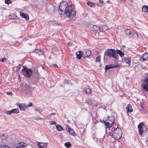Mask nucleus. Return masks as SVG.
<instances>
[{
  "label": "nucleus",
  "mask_w": 148,
  "mask_h": 148,
  "mask_svg": "<svg viewBox=\"0 0 148 148\" xmlns=\"http://www.w3.org/2000/svg\"><path fill=\"white\" fill-rule=\"evenodd\" d=\"M104 123L106 126V132L114 138L115 140H118L121 137L122 132L121 129L118 127L117 124L114 125L110 124V123L104 121Z\"/></svg>",
  "instance_id": "nucleus-1"
},
{
  "label": "nucleus",
  "mask_w": 148,
  "mask_h": 148,
  "mask_svg": "<svg viewBox=\"0 0 148 148\" xmlns=\"http://www.w3.org/2000/svg\"><path fill=\"white\" fill-rule=\"evenodd\" d=\"M70 7L66 1H63L60 3L59 6L58 12L61 17L64 18L63 16Z\"/></svg>",
  "instance_id": "nucleus-2"
},
{
  "label": "nucleus",
  "mask_w": 148,
  "mask_h": 148,
  "mask_svg": "<svg viewBox=\"0 0 148 148\" xmlns=\"http://www.w3.org/2000/svg\"><path fill=\"white\" fill-rule=\"evenodd\" d=\"M75 7L74 5L72 4L70 7L68 9V10L65 13L64 16H66L70 19H72L74 17L76 16V12L75 10H74Z\"/></svg>",
  "instance_id": "nucleus-3"
},
{
  "label": "nucleus",
  "mask_w": 148,
  "mask_h": 148,
  "mask_svg": "<svg viewBox=\"0 0 148 148\" xmlns=\"http://www.w3.org/2000/svg\"><path fill=\"white\" fill-rule=\"evenodd\" d=\"M116 53V50L114 49H108L104 54V59H105L106 58L107 59L108 58L107 56H108L110 58H112L116 60V58H117Z\"/></svg>",
  "instance_id": "nucleus-4"
},
{
  "label": "nucleus",
  "mask_w": 148,
  "mask_h": 148,
  "mask_svg": "<svg viewBox=\"0 0 148 148\" xmlns=\"http://www.w3.org/2000/svg\"><path fill=\"white\" fill-rule=\"evenodd\" d=\"M23 69H22V72L23 74L27 78L31 76L33 71L32 70L27 68L26 67L23 66Z\"/></svg>",
  "instance_id": "nucleus-5"
},
{
  "label": "nucleus",
  "mask_w": 148,
  "mask_h": 148,
  "mask_svg": "<svg viewBox=\"0 0 148 148\" xmlns=\"http://www.w3.org/2000/svg\"><path fill=\"white\" fill-rule=\"evenodd\" d=\"M32 88L27 85L23 86L22 88V91L27 96H30L32 95Z\"/></svg>",
  "instance_id": "nucleus-6"
},
{
  "label": "nucleus",
  "mask_w": 148,
  "mask_h": 148,
  "mask_svg": "<svg viewBox=\"0 0 148 148\" xmlns=\"http://www.w3.org/2000/svg\"><path fill=\"white\" fill-rule=\"evenodd\" d=\"M141 87L144 91L148 92V76L141 84Z\"/></svg>",
  "instance_id": "nucleus-7"
},
{
  "label": "nucleus",
  "mask_w": 148,
  "mask_h": 148,
  "mask_svg": "<svg viewBox=\"0 0 148 148\" xmlns=\"http://www.w3.org/2000/svg\"><path fill=\"white\" fill-rule=\"evenodd\" d=\"M144 125V123L143 122L140 123L138 125V130L139 131V134L140 135H142L143 132V131L142 128L143 126Z\"/></svg>",
  "instance_id": "nucleus-8"
},
{
  "label": "nucleus",
  "mask_w": 148,
  "mask_h": 148,
  "mask_svg": "<svg viewBox=\"0 0 148 148\" xmlns=\"http://www.w3.org/2000/svg\"><path fill=\"white\" fill-rule=\"evenodd\" d=\"M121 66H120L119 65H114L112 64H110L109 65H106V66L105 67V72H106L108 70L110 69L114 68L115 67H119V69H120Z\"/></svg>",
  "instance_id": "nucleus-9"
},
{
  "label": "nucleus",
  "mask_w": 148,
  "mask_h": 148,
  "mask_svg": "<svg viewBox=\"0 0 148 148\" xmlns=\"http://www.w3.org/2000/svg\"><path fill=\"white\" fill-rule=\"evenodd\" d=\"M116 56L117 57V58H116V60H117L118 59V54H119L121 57L122 58L124 57V53L123 51H121V50L116 49Z\"/></svg>",
  "instance_id": "nucleus-10"
},
{
  "label": "nucleus",
  "mask_w": 148,
  "mask_h": 148,
  "mask_svg": "<svg viewBox=\"0 0 148 148\" xmlns=\"http://www.w3.org/2000/svg\"><path fill=\"white\" fill-rule=\"evenodd\" d=\"M141 61H145L148 60V53H145L140 56Z\"/></svg>",
  "instance_id": "nucleus-11"
},
{
  "label": "nucleus",
  "mask_w": 148,
  "mask_h": 148,
  "mask_svg": "<svg viewBox=\"0 0 148 148\" xmlns=\"http://www.w3.org/2000/svg\"><path fill=\"white\" fill-rule=\"evenodd\" d=\"M67 127L68 128V129H66V130L69 133L70 135L73 136H74L75 134V133L74 131L71 128L69 125H67Z\"/></svg>",
  "instance_id": "nucleus-12"
},
{
  "label": "nucleus",
  "mask_w": 148,
  "mask_h": 148,
  "mask_svg": "<svg viewBox=\"0 0 148 148\" xmlns=\"http://www.w3.org/2000/svg\"><path fill=\"white\" fill-rule=\"evenodd\" d=\"M91 53V51L89 49H86L85 50V53H83V57L84 58H86L90 56Z\"/></svg>",
  "instance_id": "nucleus-13"
},
{
  "label": "nucleus",
  "mask_w": 148,
  "mask_h": 148,
  "mask_svg": "<svg viewBox=\"0 0 148 148\" xmlns=\"http://www.w3.org/2000/svg\"><path fill=\"white\" fill-rule=\"evenodd\" d=\"M47 143L39 142L38 145L39 148H47Z\"/></svg>",
  "instance_id": "nucleus-14"
},
{
  "label": "nucleus",
  "mask_w": 148,
  "mask_h": 148,
  "mask_svg": "<svg viewBox=\"0 0 148 148\" xmlns=\"http://www.w3.org/2000/svg\"><path fill=\"white\" fill-rule=\"evenodd\" d=\"M84 91L87 94H90L92 90L90 86H86L83 89Z\"/></svg>",
  "instance_id": "nucleus-15"
},
{
  "label": "nucleus",
  "mask_w": 148,
  "mask_h": 148,
  "mask_svg": "<svg viewBox=\"0 0 148 148\" xmlns=\"http://www.w3.org/2000/svg\"><path fill=\"white\" fill-rule=\"evenodd\" d=\"M131 59L130 57H125L123 58V61L129 65L131 64Z\"/></svg>",
  "instance_id": "nucleus-16"
},
{
  "label": "nucleus",
  "mask_w": 148,
  "mask_h": 148,
  "mask_svg": "<svg viewBox=\"0 0 148 148\" xmlns=\"http://www.w3.org/2000/svg\"><path fill=\"white\" fill-rule=\"evenodd\" d=\"M33 52H34L38 54L39 55H42L43 54V51L42 50L39 49H35L31 53H32Z\"/></svg>",
  "instance_id": "nucleus-17"
},
{
  "label": "nucleus",
  "mask_w": 148,
  "mask_h": 148,
  "mask_svg": "<svg viewBox=\"0 0 148 148\" xmlns=\"http://www.w3.org/2000/svg\"><path fill=\"white\" fill-rule=\"evenodd\" d=\"M26 145L25 143L23 142H20L17 144L16 148H25Z\"/></svg>",
  "instance_id": "nucleus-18"
},
{
  "label": "nucleus",
  "mask_w": 148,
  "mask_h": 148,
  "mask_svg": "<svg viewBox=\"0 0 148 148\" xmlns=\"http://www.w3.org/2000/svg\"><path fill=\"white\" fill-rule=\"evenodd\" d=\"M20 15L22 17L25 19L27 21L29 20V17L27 14L23 12H21L20 13Z\"/></svg>",
  "instance_id": "nucleus-19"
},
{
  "label": "nucleus",
  "mask_w": 148,
  "mask_h": 148,
  "mask_svg": "<svg viewBox=\"0 0 148 148\" xmlns=\"http://www.w3.org/2000/svg\"><path fill=\"white\" fill-rule=\"evenodd\" d=\"M83 54V52L82 51H79L78 52L76 53V58L78 59H80Z\"/></svg>",
  "instance_id": "nucleus-20"
},
{
  "label": "nucleus",
  "mask_w": 148,
  "mask_h": 148,
  "mask_svg": "<svg viewBox=\"0 0 148 148\" xmlns=\"http://www.w3.org/2000/svg\"><path fill=\"white\" fill-rule=\"evenodd\" d=\"M103 27V26L101 25H94L93 26V29L95 31H97L99 30L101 27Z\"/></svg>",
  "instance_id": "nucleus-21"
},
{
  "label": "nucleus",
  "mask_w": 148,
  "mask_h": 148,
  "mask_svg": "<svg viewBox=\"0 0 148 148\" xmlns=\"http://www.w3.org/2000/svg\"><path fill=\"white\" fill-rule=\"evenodd\" d=\"M126 108L127 112H131L133 111L132 108V106L130 104L127 105Z\"/></svg>",
  "instance_id": "nucleus-22"
},
{
  "label": "nucleus",
  "mask_w": 148,
  "mask_h": 148,
  "mask_svg": "<svg viewBox=\"0 0 148 148\" xmlns=\"http://www.w3.org/2000/svg\"><path fill=\"white\" fill-rule=\"evenodd\" d=\"M16 105L18 106L20 110L24 111V108L23 106V103L20 104L19 103H16Z\"/></svg>",
  "instance_id": "nucleus-23"
},
{
  "label": "nucleus",
  "mask_w": 148,
  "mask_h": 148,
  "mask_svg": "<svg viewBox=\"0 0 148 148\" xmlns=\"http://www.w3.org/2000/svg\"><path fill=\"white\" fill-rule=\"evenodd\" d=\"M108 120L112 124H113L114 121V118L112 116H108Z\"/></svg>",
  "instance_id": "nucleus-24"
},
{
  "label": "nucleus",
  "mask_w": 148,
  "mask_h": 148,
  "mask_svg": "<svg viewBox=\"0 0 148 148\" xmlns=\"http://www.w3.org/2000/svg\"><path fill=\"white\" fill-rule=\"evenodd\" d=\"M142 11L145 12H148V7L144 5L142 9Z\"/></svg>",
  "instance_id": "nucleus-25"
},
{
  "label": "nucleus",
  "mask_w": 148,
  "mask_h": 148,
  "mask_svg": "<svg viewBox=\"0 0 148 148\" xmlns=\"http://www.w3.org/2000/svg\"><path fill=\"white\" fill-rule=\"evenodd\" d=\"M125 32V34L127 35L130 34L133 35L134 34L133 32H132L130 29H126Z\"/></svg>",
  "instance_id": "nucleus-26"
},
{
  "label": "nucleus",
  "mask_w": 148,
  "mask_h": 148,
  "mask_svg": "<svg viewBox=\"0 0 148 148\" xmlns=\"http://www.w3.org/2000/svg\"><path fill=\"white\" fill-rule=\"evenodd\" d=\"M56 127L57 130L58 131H60L63 129L62 127L60 125H57Z\"/></svg>",
  "instance_id": "nucleus-27"
},
{
  "label": "nucleus",
  "mask_w": 148,
  "mask_h": 148,
  "mask_svg": "<svg viewBox=\"0 0 148 148\" xmlns=\"http://www.w3.org/2000/svg\"><path fill=\"white\" fill-rule=\"evenodd\" d=\"M8 135L6 133L4 134L3 135H1L0 136V137L1 139L4 140L6 139Z\"/></svg>",
  "instance_id": "nucleus-28"
},
{
  "label": "nucleus",
  "mask_w": 148,
  "mask_h": 148,
  "mask_svg": "<svg viewBox=\"0 0 148 148\" xmlns=\"http://www.w3.org/2000/svg\"><path fill=\"white\" fill-rule=\"evenodd\" d=\"M12 113H18L19 112V110L18 109H12L11 110Z\"/></svg>",
  "instance_id": "nucleus-29"
},
{
  "label": "nucleus",
  "mask_w": 148,
  "mask_h": 148,
  "mask_svg": "<svg viewBox=\"0 0 148 148\" xmlns=\"http://www.w3.org/2000/svg\"><path fill=\"white\" fill-rule=\"evenodd\" d=\"M87 5L92 8H94L95 7V5L94 3H91L89 1H88L87 2Z\"/></svg>",
  "instance_id": "nucleus-30"
},
{
  "label": "nucleus",
  "mask_w": 148,
  "mask_h": 148,
  "mask_svg": "<svg viewBox=\"0 0 148 148\" xmlns=\"http://www.w3.org/2000/svg\"><path fill=\"white\" fill-rule=\"evenodd\" d=\"M9 16L11 17L10 18L11 19H16L17 17V16L14 14H11Z\"/></svg>",
  "instance_id": "nucleus-31"
},
{
  "label": "nucleus",
  "mask_w": 148,
  "mask_h": 148,
  "mask_svg": "<svg viewBox=\"0 0 148 148\" xmlns=\"http://www.w3.org/2000/svg\"><path fill=\"white\" fill-rule=\"evenodd\" d=\"M64 145L67 148H69L71 146V144L70 142H66L65 143Z\"/></svg>",
  "instance_id": "nucleus-32"
},
{
  "label": "nucleus",
  "mask_w": 148,
  "mask_h": 148,
  "mask_svg": "<svg viewBox=\"0 0 148 148\" xmlns=\"http://www.w3.org/2000/svg\"><path fill=\"white\" fill-rule=\"evenodd\" d=\"M35 110L36 111L38 112L40 114L41 112H42L43 111L42 110L38 108H36L35 109Z\"/></svg>",
  "instance_id": "nucleus-33"
},
{
  "label": "nucleus",
  "mask_w": 148,
  "mask_h": 148,
  "mask_svg": "<svg viewBox=\"0 0 148 148\" xmlns=\"http://www.w3.org/2000/svg\"><path fill=\"white\" fill-rule=\"evenodd\" d=\"M5 1L6 4H7L8 5L9 3H11V0H5Z\"/></svg>",
  "instance_id": "nucleus-34"
},
{
  "label": "nucleus",
  "mask_w": 148,
  "mask_h": 148,
  "mask_svg": "<svg viewBox=\"0 0 148 148\" xmlns=\"http://www.w3.org/2000/svg\"><path fill=\"white\" fill-rule=\"evenodd\" d=\"M23 104V106L24 108V111H25V109H27L28 107L26 103H24Z\"/></svg>",
  "instance_id": "nucleus-35"
},
{
  "label": "nucleus",
  "mask_w": 148,
  "mask_h": 148,
  "mask_svg": "<svg viewBox=\"0 0 148 148\" xmlns=\"http://www.w3.org/2000/svg\"><path fill=\"white\" fill-rule=\"evenodd\" d=\"M96 61L97 62H100L101 61L100 57L99 56L97 57Z\"/></svg>",
  "instance_id": "nucleus-36"
},
{
  "label": "nucleus",
  "mask_w": 148,
  "mask_h": 148,
  "mask_svg": "<svg viewBox=\"0 0 148 148\" xmlns=\"http://www.w3.org/2000/svg\"><path fill=\"white\" fill-rule=\"evenodd\" d=\"M50 125H55L56 124V122L55 121H51L50 122Z\"/></svg>",
  "instance_id": "nucleus-37"
},
{
  "label": "nucleus",
  "mask_w": 148,
  "mask_h": 148,
  "mask_svg": "<svg viewBox=\"0 0 148 148\" xmlns=\"http://www.w3.org/2000/svg\"><path fill=\"white\" fill-rule=\"evenodd\" d=\"M6 113L7 114H8V115H10L12 114V112H11V110L6 111Z\"/></svg>",
  "instance_id": "nucleus-38"
},
{
  "label": "nucleus",
  "mask_w": 148,
  "mask_h": 148,
  "mask_svg": "<svg viewBox=\"0 0 148 148\" xmlns=\"http://www.w3.org/2000/svg\"><path fill=\"white\" fill-rule=\"evenodd\" d=\"M28 107H30L32 106V103L31 102H29L27 105Z\"/></svg>",
  "instance_id": "nucleus-39"
},
{
  "label": "nucleus",
  "mask_w": 148,
  "mask_h": 148,
  "mask_svg": "<svg viewBox=\"0 0 148 148\" xmlns=\"http://www.w3.org/2000/svg\"><path fill=\"white\" fill-rule=\"evenodd\" d=\"M6 60V58L5 57H4L1 59V61L2 62H4Z\"/></svg>",
  "instance_id": "nucleus-40"
},
{
  "label": "nucleus",
  "mask_w": 148,
  "mask_h": 148,
  "mask_svg": "<svg viewBox=\"0 0 148 148\" xmlns=\"http://www.w3.org/2000/svg\"><path fill=\"white\" fill-rule=\"evenodd\" d=\"M64 83L65 84H68V81L66 79H65L64 80Z\"/></svg>",
  "instance_id": "nucleus-41"
},
{
  "label": "nucleus",
  "mask_w": 148,
  "mask_h": 148,
  "mask_svg": "<svg viewBox=\"0 0 148 148\" xmlns=\"http://www.w3.org/2000/svg\"><path fill=\"white\" fill-rule=\"evenodd\" d=\"M7 95H12V92H7Z\"/></svg>",
  "instance_id": "nucleus-42"
},
{
  "label": "nucleus",
  "mask_w": 148,
  "mask_h": 148,
  "mask_svg": "<svg viewBox=\"0 0 148 148\" xmlns=\"http://www.w3.org/2000/svg\"><path fill=\"white\" fill-rule=\"evenodd\" d=\"M55 114H56V113H51V114H50L49 115H48V116L50 117H51V115H55Z\"/></svg>",
  "instance_id": "nucleus-43"
},
{
  "label": "nucleus",
  "mask_w": 148,
  "mask_h": 148,
  "mask_svg": "<svg viewBox=\"0 0 148 148\" xmlns=\"http://www.w3.org/2000/svg\"><path fill=\"white\" fill-rule=\"evenodd\" d=\"M99 3L101 4H103L104 3V1L103 0H99Z\"/></svg>",
  "instance_id": "nucleus-44"
},
{
  "label": "nucleus",
  "mask_w": 148,
  "mask_h": 148,
  "mask_svg": "<svg viewBox=\"0 0 148 148\" xmlns=\"http://www.w3.org/2000/svg\"><path fill=\"white\" fill-rule=\"evenodd\" d=\"M119 2H120L121 3H122L123 2H124L126 0H119Z\"/></svg>",
  "instance_id": "nucleus-45"
},
{
  "label": "nucleus",
  "mask_w": 148,
  "mask_h": 148,
  "mask_svg": "<svg viewBox=\"0 0 148 148\" xmlns=\"http://www.w3.org/2000/svg\"><path fill=\"white\" fill-rule=\"evenodd\" d=\"M6 147H8L7 146H2L0 148H6Z\"/></svg>",
  "instance_id": "nucleus-46"
},
{
  "label": "nucleus",
  "mask_w": 148,
  "mask_h": 148,
  "mask_svg": "<svg viewBox=\"0 0 148 148\" xmlns=\"http://www.w3.org/2000/svg\"><path fill=\"white\" fill-rule=\"evenodd\" d=\"M54 66L55 67H58V66L56 64H54Z\"/></svg>",
  "instance_id": "nucleus-47"
},
{
  "label": "nucleus",
  "mask_w": 148,
  "mask_h": 148,
  "mask_svg": "<svg viewBox=\"0 0 148 148\" xmlns=\"http://www.w3.org/2000/svg\"><path fill=\"white\" fill-rule=\"evenodd\" d=\"M72 44L71 43H70V42H69V43H68V45H70L71 46V44Z\"/></svg>",
  "instance_id": "nucleus-48"
},
{
  "label": "nucleus",
  "mask_w": 148,
  "mask_h": 148,
  "mask_svg": "<svg viewBox=\"0 0 148 148\" xmlns=\"http://www.w3.org/2000/svg\"><path fill=\"white\" fill-rule=\"evenodd\" d=\"M42 119V118L40 117H38L37 119V120H41Z\"/></svg>",
  "instance_id": "nucleus-49"
},
{
  "label": "nucleus",
  "mask_w": 148,
  "mask_h": 148,
  "mask_svg": "<svg viewBox=\"0 0 148 148\" xmlns=\"http://www.w3.org/2000/svg\"><path fill=\"white\" fill-rule=\"evenodd\" d=\"M129 77H126V79H128Z\"/></svg>",
  "instance_id": "nucleus-50"
},
{
  "label": "nucleus",
  "mask_w": 148,
  "mask_h": 148,
  "mask_svg": "<svg viewBox=\"0 0 148 148\" xmlns=\"http://www.w3.org/2000/svg\"><path fill=\"white\" fill-rule=\"evenodd\" d=\"M6 148H10L8 146V147H6Z\"/></svg>",
  "instance_id": "nucleus-51"
}]
</instances>
